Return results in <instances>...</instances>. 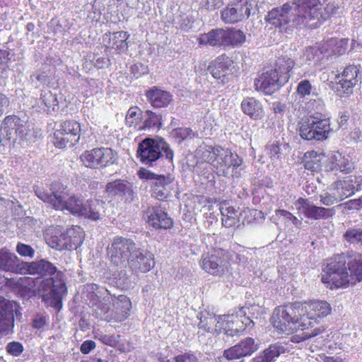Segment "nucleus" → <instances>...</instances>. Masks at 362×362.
Instances as JSON below:
<instances>
[{"label": "nucleus", "mask_w": 362, "mask_h": 362, "mask_svg": "<svg viewBox=\"0 0 362 362\" xmlns=\"http://www.w3.org/2000/svg\"><path fill=\"white\" fill-rule=\"evenodd\" d=\"M17 252L23 257H28L33 258L35 255V250L33 248L24 243H18L16 246Z\"/></svg>", "instance_id": "53"}, {"label": "nucleus", "mask_w": 362, "mask_h": 362, "mask_svg": "<svg viewBox=\"0 0 362 362\" xmlns=\"http://www.w3.org/2000/svg\"><path fill=\"white\" fill-rule=\"evenodd\" d=\"M95 347V343L92 340H86L81 345L80 350L84 354H89Z\"/></svg>", "instance_id": "62"}, {"label": "nucleus", "mask_w": 362, "mask_h": 362, "mask_svg": "<svg viewBox=\"0 0 362 362\" xmlns=\"http://www.w3.org/2000/svg\"><path fill=\"white\" fill-rule=\"evenodd\" d=\"M356 85L350 81H346L339 76H336L335 84L333 86V90L341 97L349 95L353 93V88Z\"/></svg>", "instance_id": "39"}, {"label": "nucleus", "mask_w": 362, "mask_h": 362, "mask_svg": "<svg viewBox=\"0 0 362 362\" xmlns=\"http://www.w3.org/2000/svg\"><path fill=\"white\" fill-rule=\"evenodd\" d=\"M216 154L214 168L218 170V174L228 179L240 177L241 169L239 167L242 164V159L236 153L228 148L216 146Z\"/></svg>", "instance_id": "12"}, {"label": "nucleus", "mask_w": 362, "mask_h": 362, "mask_svg": "<svg viewBox=\"0 0 362 362\" xmlns=\"http://www.w3.org/2000/svg\"><path fill=\"white\" fill-rule=\"evenodd\" d=\"M129 35L124 31L115 32L112 34H107L103 37V42H107V47L116 50L118 53L125 52L128 48L127 40Z\"/></svg>", "instance_id": "29"}, {"label": "nucleus", "mask_w": 362, "mask_h": 362, "mask_svg": "<svg viewBox=\"0 0 362 362\" xmlns=\"http://www.w3.org/2000/svg\"><path fill=\"white\" fill-rule=\"evenodd\" d=\"M83 298L93 308V315L110 323L121 322L129 315L132 303L128 297H116L109 291L95 284L83 286Z\"/></svg>", "instance_id": "2"}, {"label": "nucleus", "mask_w": 362, "mask_h": 362, "mask_svg": "<svg viewBox=\"0 0 362 362\" xmlns=\"http://www.w3.org/2000/svg\"><path fill=\"white\" fill-rule=\"evenodd\" d=\"M337 199L335 197L330 194L320 195V202L326 206H330L337 203Z\"/></svg>", "instance_id": "63"}, {"label": "nucleus", "mask_w": 362, "mask_h": 362, "mask_svg": "<svg viewBox=\"0 0 362 362\" xmlns=\"http://www.w3.org/2000/svg\"><path fill=\"white\" fill-rule=\"evenodd\" d=\"M345 40L329 38L315 46L305 48L303 58L306 62H318L327 59L331 55H341L345 52Z\"/></svg>", "instance_id": "11"}, {"label": "nucleus", "mask_w": 362, "mask_h": 362, "mask_svg": "<svg viewBox=\"0 0 362 362\" xmlns=\"http://www.w3.org/2000/svg\"><path fill=\"white\" fill-rule=\"evenodd\" d=\"M144 216L148 225L155 229H168L173 225L172 218L160 207H148Z\"/></svg>", "instance_id": "24"}, {"label": "nucleus", "mask_w": 362, "mask_h": 362, "mask_svg": "<svg viewBox=\"0 0 362 362\" xmlns=\"http://www.w3.org/2000/svg\"><path fill=\"white\" fill-rule=\"evenodd\" d=\"M153 255L136 246V251L132 253L128 264L132 272L146 273L149 272L154 266Z\"/></svg>", "instance_id": "20"}, {"label": "nucleus", "mask_w": 362, "mask_h": 362, "mask_svg": "<svg viewBox=\"0 0 362 362\" xmlns=\"http://www.w3.org/2000/svg\"><path fill=\"white\" fill-rule=\"evenodd\" d=\"M23 270L30 274H40L52 276L54 277L43 279L40 284V291L43 293L42 299L47 306L53 308L57 312L62 308V299L66 293V286L64 279V274L58 272L57 267L50 262L42 259L30 263H24Z\"/></svg>", "instance_id": "4"}, {"label": "nucleus", "mask_w": 362, "mask_h": 362, "mask_svg": "<svg viewBox=\"0 0 362 362\" xmlns=\"http://www.w3.org/2000/svg\"><path fill=\"white\" fill-rule=\"evenodd\" d=\"M258 349L254 339L247 337L241 340L238 344L226 349L223 352V356L228 360L239 359L242 357L250 356Z\"/></svg>", "instance_id": "23"}, {"label": "nucleus", "mask_w": 362, "mask_h": 362, "mask_svg": "<svg viewBox=\"0 0 362 362\" xmlns=\"http://www.w3.org/2000/svg\"><path fill=\"white\" fill-rule=\"evenodd\" d=\"M32 76L35 77L40 84L49 83V76L45 71H37Z\"/></svg>", "instance_id": "61"}, {"label": "nucleus", "mask_w": 362, "mask_h": 362, "mask_svg": "<svg viewBox=\"0 0 362 362\" xmlns=\"http://www.w3.org/2000/svg\"><path fill=\"white\" fill-rule=\"evenodd\" d=\"M351 285L362 281V255L356 254L346 261Z\"/></svg>", "instance_id": "31"}, {"label": "nucleus", "mask_w": 362, "mask_h": 362, "mask_svg": "<svg viewBox=\"0 0 362 362\" xmlns=\"http://www.w3.org/2000/svg\"><path fill=\"white\" fill-rule=\"evenodd\" d=\"M94 66L98 69H104L109 66L110 60L103 57L96 55L93 59Z\"/></svg>", "instance_id": "60"}, {"label": "nucleus", "mask_w": 362, "mask_h": 362, "mask_svg": "<svg viewBox=\"0 0 362 362\" xmlns=\"http://www.w3.org/2000/svg\"><path fill=\"white\" fill-rule=\"evenodd\" d=\"M295 62L293 59L288 56L279 57L274 65L273 70L278 73L281 82L285 83L288 81L291 75L290 73L294 67Z\"/></svg>", "instance_id": "34"}, {"label": "nucleus", "mask_w": 362, "mask_h": 362, "mask_svg": "<svg viewBox=\"0 0 362 362\" xmlns=\"http://www.w3.org/2000/svg\"><path fill=\"white\" fill-rule=\"evenodd\" d=\"M312 85L307 79L299 82L297 86V93L302 97L309 95L311 93Z\"/></svg>", "instance_id": "52"}, {"label": "nucleus", "mask_w": 362, "mask_h": 362, "mask_svg": "<svg viewBox=\"0 0 362 362\" xmlns=\"http://www.w3.org/2000/svg\"><path fill=\"white\" fill-rule=\"evenodd\" d=\"M142 124L138 127L139 129H159L162 126V116L151 110H146L142 116Z\"/></svg>", "instance_id": "36"}, {"label": "nucleus", "mask_w": 362, "mask_h": 362, "mask_svg": "<svg viewBox=\"0 0 362 362\" xmlns=\"http://www.w3.org/2000/svg\"><path fill=\"white\" fill-rule=\"evenodd\" d=\"M319 156L315 151H309L305 154L304 168L305 170H308V175L309 172L314 175L320 169V159L317 158Z\"/></svg>", "instance_id": "40"}, {"label": "nucleus", "mask_w": 362, "mask_h": 362, "mask_svg": "<svg viewBox=\"0 0 362 362\" xmlns=\"http://www.w3.org/2000/svg\"><path fill=\"white\" fill-rule=\"evenodd\" d=\"M294 205L300 214L313 220L327 219L332 218L336 213L334 208L317 206L303 197L298 198Z\"/></svg>", "instance_id": "17"}, {"label": "nucleus", "mask_w": 362, "mask_h": 362, "mask_svg": "<svg viewBox=\"0 0 362 362\" xmlns=\"http://www.w3.org/2000/svg\"><path fill=\"white\" fill-rule=\"evenodd\" d=\"M224 29L217 28L203 33L198 37L199 45L210 46H225Z\"/></svg>", "instance_id": "32"}, {"label": "nucleus", "mask_w": 362, "mask_h": 362, "mask_svg": "<svg viewBox=\"0 0 362 362\" xmlns=\"http://www.w3.org/2000/svg\"><path fill=\"white\" fill-rule=\"evenodd\" d=\"M251 5L247 0H239L228 4L221 13V20L226 23H235L248 18Z\"/></svg>", "instance_id": "18"}, {"label": "nucleus", "mask_w": 362, "mask_h": 362, "mask_svg": "<svg viewBox=\"0 0 362 362\" xmlns=\"http://www.w3.org/2000/svg\"><path fill=\"white\" fill-rule=\"evenodd\" d=\"M322 282L330 289L346 288L351 285L344 254L330 258L322 270Z\"/></svg>", "instance_id": "8"}, {"label": "nucleus", "mask_w": 362, "mask_h": 362, "mask_svg": "<svg viewBox=\"0 0 362 362\" xmlns=\"http://www.w3.org/2000/svg\"><path fill=\"white\" fill-rule=\"evenodd\" d=\"M351 137L356 141H362V127L356 128L351 132Z\"/></svg>", "instance_id": "64"}, {"label": "nucleus", "mask_w": 362, "mask_h": 362, "mask_svg": "<svg viewBox=\"0 0 362 362\" xmlns=\"http://www.w3.org/2000/svg\"><path fill=\"white\" fill-rule=\"evenodd\" d=\"M17 256L8 250L2 248L0 250V270L13 273H23V265Z\"/></svg>", "instance_id": "28"}, {"label": "nucleus", "mask_w": 362, "mask_h": 362, "mask_svg": "<svg viewBox=\"0 0 362 362\" xmlns=\"http://www.w3.org/2000/svg\"><path fill=\"white\" fill-rule=\"evenodd\" d=\"M62 182H52L49 189H41L37 187L35 194L45 202L49 203L57 210H67L71 214L91 221L100 219V211L103 202L100 200L84 201L81 197L71 196L65 191Z\"/></svg>", "instance_id": "3"}, {"label": "nucleus", "mask_w": 362, "mask_h": 362, "mask_svg": "<svg viewBox=\"0 0 362 362\" xmlns=\"http://www.w3.org/2000/svg\"><path fill=\"white\" fill-rule=\"evenodd\" d=\"M199 264L202 269L211 275H219L223 272L222 250H213L202 254Z\"/></svg>", "instance_id": "21"}, {"label": "nucleus", "mask_w": 362, "mask_h": 362, "mask_svg": "<svg viewBox=\"0 0 362 362\" xmlns=\"http://www.w3.org/2000/svg\"><path fill=\"white\" fill-rule=\"evenodd\" d=\"M26 123L16 115L7 116L0 125V145L6 146L11 139H28Z\"/></svg>", "instance_id": "14"}, {"label": "nucleus", "mask_w": 362, "mask_h": 362, "mask_svg": "<svg viewBox=\"0 0 362 362\" xmlns=\"http://www.w3.org/2000/svg\"><path fill=\"white\" fill-rule=\"evenodd\" d=\"M175 362H199L197 356L192 353L187 352L176 356L174 358Z\"/></svg>", "instance_id": "57"}, {"label": "nucleus", "mask_w": 362, "mask_h": 362, "mask_svg": "<svg viewBox=\"0 0 362 362\" xmlns=\"http://www.w3.org/2000/svg\"><path fill=\"white\" fill-rule=\"evenodd\" d=\"M145 95L150 104L155 108L168 106L173 100V95L158 86H153L146 91Z\"/></svg>", "instance_id": "27"}, {"label": "nucleus", "mask_w": 362, "mask_h": 362, "mask_svg": "<svg viewBox=\"0 0 362 362\" xmlns=\"http://www.w3.org/2000/svg\"><path fill=\"white\" fill-rule=\"evenodd\" d=\"M198 317L199 319V328L211 332L214 329H226L228 327L227 323L232 316L230 315L216 316L213 313L205 311L200 313Z\"/></svg>", "instance_id": "22"}, {"label": "nucleus", "mask_w": 362, "mask_h": 362, "mask_svg": "<svg viewBox=\"0 0 362 362\" xmlns=\"http://www.w3.org/2000/svg\"><path fill=\"white\" fill-rule=\"evenodd\" d=\"M14 302L0 297V332L8 334L13 327Z\"/></svg>", "instance_id": "26"}, {"label": "nucleus", "mask_w": 362, "mask_h": 362, "mask_svg": "<svg viewBox=\"0 0 362 362\" xmlns=\"http://www.w3.org/2000/svg\"><path fill=\"white\" fill-rule=\"evenodd\" d=\"M299 315L298 323L304 330L303 339L316 337L325 329L322 326L315 327L322 318L330 314L332 308L327 301L313 300L304 303H295Z\"/></svg>", "instance_id": "6"}, {"label": "nucleus", "mask_w": 362, "mask_h": 362, "mask_svg": "<svg viewBox=\"0 0 362 362\" xmlns=\"http://www.w3.org/2000/svg\"><path fill=\"white\" fill-rule=\"evenodd\" d=\"M233 69L234 62L229 57L225 56L217 57L209 67L213 77L221 79L223 83H224L226 76L233 73Z\"/></svg>", "instance_id": "25"}, {"label": "nucleus", "mask_w": 362, "mask_h": 362, "mask_svg": "<svg viewBox=\"0 0 362 362\" xmlns=\"http://www.w3.org/2000/svg\"><path fill=\"white\" fill-rule=\"evenodd\" d=\"M241 110L244 114L255 120L261 119L264 116L262 103L254 98H244L241 103Z\"/></svg>", "instance_id": "30"}, {"label": "nucleus", "mask_w": 362, "mask_h": 362, "mask_svg": "<svg viewBox=\"0 0 362 362\" xmlns=\"http://www.w3.org/2000/svg\"><path fill=\"white\" fill-rule=\"evenodd\" d=\"M220 211L222 217L235 218L238 219L237 211L233 207L228 206L226 203H223L220 206Z\"/></svg>", "instance_id": "55"}, {"label": "nucleus", "mask_w": 362, "mask_h": 362, "mask_svg": "<svg viewBox=\"0 0 362 362\" xmlns=\"http://www.w3.org/2000/svg\"><path fill=\"white\" fill-rule=\"evenodd\" d=\"M223 4V0H202V6L207 10H215Z\"/></svg>", "instance_id": "59"}, {"label": "nucleus", "mask_w": 362, "mask_h": 362, "mask_svg": "<svg viewBox=\"0 0 362 362\" xmlns=\"http://www.w3.org/2000/svg\"><path fill=\"white\" fill-rule=\"evenodd\" d=\"M344 155L339 152L334 153L329 158L328 169L334 171L337 168H341V163L344 162Z\"/></svg>", "instance_id": "48"}, {"label": "nucleus", "mask_w": 362, "mask_h": 362, "mask_svg": "<svg viewBox=\"0 0 362 362\" xmlns=\"http://www.w3.org/2000/svg\"><path fill=\"white\" fill-rule=\"evenodd\" d=\"M116 153L109 148H95L86 151L81 156L80 160L87 168L98 169L103 168L114 163Z\"/></svg>", "instance_id": "16"}, {"label": "nucleus", "mask_w": 362, "mask_h": 362, "mask_svg": "<svg viewBox=\"0 0 362 362\" xmlns=\"http://www.w3.org/2000/svg\"><path fill=\"white\" fill-rule=\"evenodd\" d=\"M337 8L334 3L324 5L320 0H296L273 8L268 13L267 20L275 27H285V30L300 25L315 28L335 13Z\"/></svg>", "instance_id": "1"}, {"label": "nucleus", "mask_w": 362, "mask_h": 362, "mask_svg": "<svg viewBox=\"0 0 362 362\" xmlns=\"http://www.w3.org/2000/svg\"><path fill=\"white\" fill-rule=\"evenodd\" d=\"M359 75V69L357 66L354 65H350L346 66L342 73L339 74V78H343L346 81H350V82H353L354 84L358 85L360 82L361 77Z\"/></svg>", "instance_id": "44"}, {"label": "nucleus", "mask_w": 362, "mask_h": 362, "mask_svg": "<svg viewBox=\"0 0 362 362\" xmlns=\"http://www.w3.org/2000/svg\"><path fill=\"white\" fill-rule=\"evenodd\" d=\"M63 99V95L59 93H52L50 90H43L41 93L40 100L46 109L45 111L50 112H55L59 109V104Z\"/></svg>", "instance_id": "35"}, {"label": "nucleus", "mask_w": 362, "mask_h": 362, "mask_svg": "<svg viewBox=\"0 0 362 362\" xmlns=\"http://www.w3.org/2000/svg\"><path fill=\"white\" fill-rule=\"evenodd\" d=\"M344 162L341 163V168H337L335 171H340L345 174H348L352 172L354 169V163L351 161V158L348 156H344Z\"/></svg>", "instance_id": "58"}, {"label": "nucleus", "mask_w": 362, "mask_h": 362, "mask_svg": "<svg viewBox=\"0 0 362 362\" xmlns=\"http://www.w3.org/2000/svg\"><path fill=\"white\" fill-rule=\"evenodd\" d=\"M119 334H101L99 339L106 345L115 346L119 343Z\"/></svg>", "instance_id": "56"}, {"label": "nucleus", "mask_w": 362, "mask_h": 362, "mask_svg": "<svg viewBox=\"0 0 362 362\" xmlns=\"http://www.w3.org/2000/svg\"><path fill=\"white\" fill-rule=\"evenodd\" d=\"M106 191L111 195L123 196L126 194H130L132 190L124 182H107Z\"/></svg>", "instance_id": "42"}, {"label": "nucleus", "mask_w": 362, "mask_h": 362, "mask_svg": "<svg viewBox=\"0 0 362 362\" xmlns=\"http://www.w3.org/2000/svg\"><path fill=\"white\" fill-rule=\"evenodd\" d=\"M138 176L141 180L165 181L164 176L156 175L146 168H141L138 171Z\"/></svg>", "instance_id": "49"}, {"label": "nucleus", "mask_w": 362, "mask_h": 362, "mask_svg": "<svg viewBox=\"0 0 362 362\" xmlns=\"http://www.w3.org/2000/svg\"><path fill=\"white\" fill-rule=\"evenodd\" d=\"M344 237L350 243L362 245V230L360 228H349Z\"/></svg>", "instance_id": "46"}, {"label": "nucleus", "mask_w": 362, "mask_h": 362, "mask_svg": "<svg viewBox=\"0 0 362 362\" xmlns=\"http://www.w3.org/2000/svg\"><path fill=\"white\" fill-rule=\"evenodd\" d=\"M175 136L180 139V141L192 139L194 136V132L190 129L187 127H180L175 129Z\"/></svg>", "instance_id": "50"}, {"label": "nucleus", "mask_w": 362, "mask_h": 362, "mask_svg": "<svg viewBox=\"0 0 362 362\" xmlns=\"http://www.w3.org/2000/svg\"><path fill=\"white\" fill-rule=\"evenodd\" d=\"M171 182H153V195L158 200H164L170 195V184Z\"/></svg>", "instance_id": "41"}, {"label": "nucleus", "mask_w": 362, "mask_h": 362, "mask_svg": "<svg viewBox=\"0 0 362 362\" xmlns=\"http://www.w3.org/2000/svg\"><path fill=\"white\" fill-rule=\"evenodd\" d=\"M81 125L74 120L62 122L54 133L53 143L59 148L76 145L80 139Z\"/></svg>", "instance_id": "15"}, {"label": "nucleus", "mask_w": 362, "mask_h": 362, "mask_svg": "<svg viewBox=\"0 0 362 362\" xmlns=\"http://www.w3.org/2000/svg\"><path fill=\"white\" fill-rule=\"evenodd\" d=\"M6 349L7 352L13 356H18L23 351V345L20 342L17 341H12L8 343L6 345Z\"/></svg>", "instance_id": "54"}, {"label": "nucleus", "mask_w": 362, "mask_h": 362, "mask_svg": "<svg viewBox=\"0 0 362 362\" xmlns=\"http://www.w3.org/2000/svg\"><path fill=\"white\" fill-rule=\"evenodd\" d=\"M285 84L278 76V73L273 69H267L262 72L255 81V86L257 90L266 95H272Z\"/></svg>", "instance_id": "19"}, {"label": "nucleus", "mask_w": 362, "mask_h": 362, "mask_svg": "<svg viewBox=\"0 0 362 362\" xmlns=\"http://www.w3.org/2000/svg\"><path fill=\"white\" fill-rule=\"evenodd\" d=\"M173 156V150L163 139L146 138L138 146L137 157L146 165H156L163 157L172 163Z\"/></svg>", "instance_id": "9"}, {"label": "nucleus", "mask_w": 362, "mask_h": 362, "mask_svg": "<svg viewBox=\"0 0 362 362\" xmlns=\"http://www.w3.org/2000/svg\"><path fill=\"white\" fill-rule=\"evenodd\" d=\"M281 219H282V221H289L293 224H296L298 221L297 218L289 211L283 209H278L276 211L275 215L272 216V220L274 223H277V221Z\"/></svg>", "instance_id": "47"}, {"label": "nucleus", "mask_w": 362, "mask_h": 362, "mask_svg": "<svg viewBox=\"0 0 362 362\" xmlns=\"http://www.w3.org/2000/svg\"><path fill=\"white\" fill-rule=\"evenodd\" d=\"M296 310L298 311V308H295V303L289 306L276 308L272 318L273 326L286 334L297 329L302 330L298 323L299 317L296 316Z\"/></svg>", "instance_id": "13"}, {"label": "nucleus", "mask_w": 362, "mask_h": 362, "mask_svg": "<svg viewBox=\"0 0 362 362\" xmlns=\"http://www.w3.org/2000/svg\"><path fill=\"white\" fill-rule=\"evenodd\" d=\"M300 137L305 140L323 141L332 132L330 116L327 113L315 112L299 123Z\"/></svg>", "instance_id": "10"}, {"label": "nucleus", "mask_w": 362, "mask_h": 362, "mask_svg": "<svg viewBox=\"0 0 362 362\" xmlns=\"http://www.w3.org/2000/svg\"><path fill=\"white\" fill-rule=\"evenodd\" d=\"M225 46H238L245 41V35L240 30H224Z\"/></svg>", "instance_id": "38"}, {"label": "nucleus", "mask_w": 362, "mask_h": 362, "mask_svg": "<svg viewBox=\"0 0 362 362\" xmlns=\"http://www.w3.org/2000/svg\"><path fill=\"white\" fill-rule=\"evenodd\" d=\"M285 351V347L280 342H276L269 345L261 354L254 358L253 361L254 362H274Z\"/></svg>", "instance_id": "33"}, {"label": "nucleus", "mask_w": 362, "mask_h": 362, "mask_svg": "<svg viewBox=\"0 0 362 362\" xmlns=\"http://www.w3.org/2000/svg\"><path fill=\"white\" fill-rule=\"evenodd\" d=\"M142 111L136 106L131 107L126 115V124L129 127H139V120L142 119Z\"/></svg>", "instance_id": "43"}, {"label": "nucleus", "mask_w": 362, "mask_h": 362, "mask_svg": "<svg viewBox=\"0 0 362 362\" xmlns=\"http://www.w3.org/2000/svg\"><path fill=\"white\" fill-rule=\"evenodd\" d=\"M216 146L201 145L195 151V157L198 160L210 163L214 168L216 159Z\"/></svg>", "instance_id": "37"}, {"label": "nucleus", "mask_w": 362, "mask_h": 362, "mask_svg": "<svg viewBox=\"0 0 362 362\" xmlns=\"http://www.w3.org/2000/svg\"><path fill=\"white\" fill-rule=\"evenodd\" d=\"M136 246L130 238L115 236L107 248L111 264L117 268L112 274V284L122 289H129L134 283L132 275H127L124 268L129 264L132 253L136 251Z\"/></svg>", "instance_id": "5"}, {"label": "nucleus", "mask_w": 362, "mask_h": 362, "mask_svg": "<svg viewBox=\"0 0 362 362\" xmlns=\"http://www.w3.org/2000/svg\"><path fill=\"white\" fill-rule=\"evenodd\" d=\"M48 315L42 313H37L33 319V327L37 329H42L48 323Z\"/></svg>", "instance_id": "51"}, {"label": "nucleus", "mask_w": 362, "mask_h": 362, "mask_svg": "<svg viewBox=\"0 0 362 362\" xmlns=\"http://www.w3.org/2000/svg\"><path fill=\"white\" fill-rule=\"evenodd\" d=\"M84 233L80 226H75L63 231L60 228L52 227L46 230L47 244L57 250L76 249L83 243Z\"/></svg>", "instance_id": "7"}, {"label": "nucleus", "mask_w": 362, "mask_h": 362, "mask_svg": "<svg viewBox=\"0 0 362 362\" xmlns=\"http://www.w3.org/2000/svg\"><path fill=\"white\" fill-rule=\"evenodd\" d=\"M265 153L269 156L272 162L280 160L282 157L281 146L279 144H271L265 146Z\"/></svg>", "instance_id": "45"}]
</instances>
